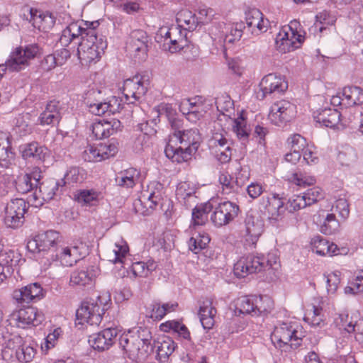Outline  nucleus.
Here are the masks:
<instances>
[{
  "label": "nucleus",
  "mask_w": 363,
  "mask_h": 363,
  "mask_svg": "<svg viewBox=\"0 0 363 363\" xmlns=\"http://www.w3.org/2000/svg\"><path fill=\"white\" fill-rule=\"evenodd\" d=\"M174 128L168 137L164 154L173 162L182 163L191 160L199 148L201 136L198 129L181 131Z\"/></svg>",
  "instance_id": "f257e3e1"
},
{
  "label": "nucleus",
  "mask_w": 363,
  "mask_h": 363,
  "mask_svg": "<svg viewBox=\"0 0 363 363\" xmlns=\"http://www.w3.org/2000/svg\"><path fill=\"white\" fill-rule=\"evenodd\" d=\"M85 30L82 33L77 55L82 65H88L96 62L101 57L104 50L107 48V42L102 35H99L96 28L99 26L98 21H85Z\"/></svg>",
  "instance_id": "f03ea898"
},
{
  "label": "nucleus",
  "mask_w": 363,
  "mask_h": 363,
  "mask_svg": "<svg viewBox=\"0 0 363 363\" xmlns=\"http://www.w3.org/2000/svg\"><path fill=\"white\" fill-rule=\"evenodd\" d=\"M301 330L302 327L297 322L279 323L272 333V342L276 347L286 352L296 350L302 342Z\"/></svg>",
  "instance_id": "7ed1b4c3"
},
{
  "label": "nucleus",
  "mask_w": 363,
  "mask_h": 363,
  "mask_svg": "<svg viewBox=\"0 0 363 363\" xmlns=\"http://www.w3.org/2000/svg\"><path fill=\"white\" fill-rule=\"evenodd\" d=\"M147 333V330H138L137 333L128 332L120 336V347L133 361L143 359L152 352V344L145 335Z\"/></svg>",
  "instance_id": "20e7f679"
},
{
  "label": "nucleus",
  "mask_w": 363,
  "mask_h": 363,
  "mask_svg": "<svg viewBox=\"0 0 363 363\" xmlns=\"http://www.w3.org/2000/svg\"><path fill=\"white\" fill-rule=\"evenodd\" d=\"M110 301V296L104 294L98 296L96 299L83 301L76 312L79 323L98 325L102 320V315L108 308Z\"/></svg>",
  "instance_id": "39448f33"
},
{
  "label": "nucleus",
  "mask_w": 363,
  "mask_h": 363,
  "mask_svg": "<svg viewBox=\"0 0 363 363\" xmlns=\"http://www.w3.org/2000/svg\"><path fill=\"white\" fill-rule=\"evenodd\" d=\"M40 52L39 47L35 44L17 47L9 55L4 64L0 65L3 71L19 72L27 67L30 61Z\"/></svg>",
  "instance_id": "423d86ee"
},
{
  "label": "nucleus",
  "mask_w": 363,
  "mask_h": 363,
  "mask_svg": "<svg viewBox=\"0 0 363 363\" xmlns=\"http://www.w3.org/2000/svg\"><path fill=\"white\" fill-rule=\"evenodd\" d=\"M297 23L291 22L284 27L276 38V48L281 52L286 53L298 48L304 40V36L296 30Z\"/></svg>",
  "instance_id": "0eeeda50"
},
{
  "label": "nucleus",
  "mask_w": 363,
  "mask_h": 363,
  "mask_svg": "<svg viewBox=\"0 0 363 363\" xmlns=\"http://www.w3.org/2000/svg\"><path fill=\"white\" fill-rule=\"evenodd\" d=\"M28 209V203L23 199H11L4 208V221L8 228H17L23 225L25 213Z\"/></svg>",
  "instance_id": "6e6552de"
},
{
  "label": "nucleus",
  "mask_w": 363,
  "mask_h": 363,
  "mask_svg": "<svg viewBox=\"0 0 363 363\" xmlns=\"http://www.w3.org/2000/svg\"><path fill=\"white\" fill-rule=\"evenodd\" d=\"M185 30L179 25L160 27V36L164 38L162 50L173 54L183 49L186 43Z\"/></svg>",
  "instance_id": "1a4fd4ad"
},
{
  "label": "nucleus",
  "mask_w": 363,
  "mask_h": 363,
  "mask_svg": "<svg viewBox=\"0 0 363 363\" xmlns=\"http://www.w3.org/2000/svg\"><path fill=\"white\" fill-rule=\"evenodd\" d=\"M59 233L55 230H48L37 235L27 243L28 251L33 253L47 252L54 255L59 241Z\"/></svg>",
  "instance_id": "9d476101"
},
{
  "label": "nucleus",
  "mask_w": 363,
  "mask_h": 363,
  "mask_svg": "<svg viewBox=\"0 0 363 363\" xmlns=\"http://www.w3.org/2000/svg\"><path fill=\"white\" fill-rule=\"evenodd\" d=\"M244 28L242 22L232 25L220 23L218 26L213 27L211 32V35H214L215 40H218L225 48H227L240 40Z\"/></svg>",
  "instance_id": "9b49d317"
},
{
  "label": "nucleus",
  "mask_w": 363,
  "mask_h": 363,
  "mask_svg": "<svg viewBox=\"0 0 363 363\" xmlns=\"http://www.w3.org/2000/svg\"><path fill=\"white\" fill-rule=\"evenodd\" d=\"M43 320V314L33 306L15 310L10 315L11 323L21 328H26L30 325H39Z\"/></svg>",
  "instance_id": "f8f14e48"
},
{
  "label": "nucleus",
  "mask_w": 363,
  "mask_h": 363,
  "mask_svg": "<svg viewBox=\"0 0 363 363\" xmlns=\"http://www.w3.org/2000/svg\"><path fill=\"white\" fill-rule=\"evenodd\" d=\"M213 209L211 220L218 228L228 225L238 216L240 211L238 205L229 201L219 203Z\"/></svg>",
  "instance_id": "ddd939ff"
},
{
  "label": "nucleus",
  "mask_w": 363,
  "mask_h": 363,
  "mask_svg": "<svg viewBox=\"0 0 363 363\" xmlns=\"http://www.w3.org/2000/svg\"><path fill=\"white\" fill-rule=\"evenodd\" d=\"M296 107L289 101L281 100L272 104L269 113V121L281 126L291 121L296 116Z\"/></svg>",
  "instance_id": "4468645a"
},
{
  "label": "nucleus",
  "mask_w": 363,
  "mask_h": 363,
  "mask_svg": "<svg viewBox=\"0 0 363 363\" xmlns=\"http://www.w3.org/2000/svg\"><path fill=\"white\" fill-rule=\"evenodd\" d=\"M147 36L143 30H135L131 32L126 45V49L135 61H143L147 57Z\"/></svg>",
  "instance_id": "2eb2a0df"
},
{
  "label": "nucleus",
  "mask_w": 363,
  "mask_h": 363,
  "mask_svg": "<svg viewBox=\"0 0 363 363\" xmlns=\"http://www.w3.org/2000/svg\"><path fill=\"white\" fill-rule=\"evenodd\" d=\"M100 91H93L89 92L86 101V105L89 111L96 116H102L106 113H116L121 108V100L116 96L110 97L107 101H101L94 99L91 100V96L94 97L96 94H100Z\"/></svg>",
  "instance_id": "dca6fc26"
},
{
  "label": "nucleus",
  "mask_w": 363,
  "mask_h": 363,
  "mask_svg": "<svg viewBox=\"0 0 363 363\" xmlns=\"http://www.w3.org/2000/svg\"><path fill=\"white\" fill-rule=\"evenodd\" d=\"M264 257L247 255L240 258L234 264V274L236 277H245L250 274L259 272L264 269Z\"/></svg>",
  "instance_id": "f3484780"
},
{
  "label": "nucleus",
  "mask_w": 363,
  "mask_h": 363,
  "mask_svg": "<svg viewBox=\"0 0 363 363\" xmlns=\"http://www.w3.org/2000/svg\"><path fill=\"white\" fill-rule=\"evenodd\" d=\"M13 300L20 304L36 302L44 297V291L37 282L15 289L12 294Z\"/></svg>",
  "instance_id": "a211bd4d"
},
{
  "label": "nucleus",
  "mask_w": 363,
  "mask_h": 363,
  "mask_svg": "<svg viewBox=\"0 0 363 363\" xmlns=\"http://www.w3.org/2000/svg\"><path fill=\"white\" fill-rule=\"evenodd\" d=\"M147 86L143 77L136 75L127 79L123 82V94L129 104H133L139 100L147 91Z\"/></svg>",
  "instance_id": "6ab92c4d"
},
{
  "label": "nucleus",
  "mask_w": 363,
  "mask_h": 363,
  "mask_svg": "<svg viewBox=\"0 0 363 363\" xmlns=\"http://www.w3.org/2000/svg\"><path fill=\"white\" fill-rule=\"evenodd\" d=\"M60 186L61 182L55 180L40 184L31 195L30 202L35 206L43 205V201H49L54 198Z\"/></svg>",
  "instance_id": "aec40b11"
},
{
  "label": "nucleus",
  "mask_w": 363,
  "mask_h": 363,
  "mask_svg": "<svg viewBox=\"0 0 363 363\" xmlns=\"http://www.w3.org/2000/svg\"><path fill=\"white\" fill-rule=\"evenodd\" d=\"M118 330L115 328H106L89 336V343L99 351L108 350L116 342Z\"/></svg>",
  "instance_id": "412c9836"
},
{
  "label": "nucleus",
  "mask_w": 363,
  "mask_h": 363,
  "mask_svg": "<svg viewBox=\"0 0 363 363\" xmlns=\"http://www.w3.org/2000/svg\"><path fill=\"white\" fill-rule=\"evenodd\" d=\"M22 157L27 161L37 164L43 163L50 157V150L37 142H32L21 146Z\"/></svg>",
  "instance_id": "4be33fe9"
},
{
  "label": "nucleus",
  "mask_w": 363,
  "mask_h": 363,
  "mask_svg": "<svg viewBox=\"0 0 363 363\" xmlns=\"http://www.w3.org/2000/svg\"><path fill=\"white\" fill-rule=\"evenodd\" d=\"M245 22L252 35H258L268 29L269 21L257 9H251L245 13Z\"/></svg>",
  "instance_id": "5701e85b"
},
{
  "label": "nucleus",
  "mask_w": 363,
  "mask_h": 363,
  "mask_svg": "<svg viewBox=\"0 0 363 363\" xmlns=\"http://www.w3.org/2000/svg\"><path fill=\"white\" fill-rule=\"evenodd\" d=\"M313 251L321 256H335L338 255H347L348 249L342 247L338 248L334 243H330L327 240L320 236H315L311 240Z\"/></svg>",
  "instance_id": "b1692460"
},
{
  "label": "nucleus",
  "mask_w": 363,
  "mask_h": 363,
  "mask_svg": "<svg viewBox=\"0 0 363 363\" xmlns=\"http://www.w3.org/2000/svg\"><path fill=\"white\" fill-rule=\"evenodd\" d=\"M121 123L119 120L112 118L110 121L101 120L94 123L91 131L96 139L101 140L108 138L121 130Z\"/></svg>",
  "instance_id": "393cba45"
},
{
  "label": "nucleus",
  "mask_w": 363,
  "mask_h": 363,
  "mask_svg": "<svg viewBox=\"0 0 363 363\" xmlns=\"http://www.w3.org/2000/svg\"><path fill=\"white\" fill-rule=\"evenodd\" d=\"M262 97L272 93H280L286 90L288 85L286 82L280 76L275 74H269L264 77L259 83Z\"/></svg>",
  "instance_id": "a878e982"
},
{
  "label": "nucleus",
  "mask_w": 363,
  "mask_h": 363,
  "mask_svg": "<svg viewBox=\"0 0 363 363\" xmlns=\"http://www.w3.org/2000/svg\"><path fill=\"white\" fill-rule=\"evenodd\" d=\"M284 203L283 200L275 194L263 197L260 202L261 208L264 210V213L267 214L269 219L275 220H277L284 212Z\"/></svg>",
  "instance_id": "bb28decb"
},
{
  "label": "nucleus",
  "mask_w": 363,
  "mask_h": 363,
  "mask_svg": "<svg viewBox=\"0 0 363 363\" xmlns=\"http://www.w3.org/2000/svg\"><path fill=\"white\" fill-rule=\"evenodd\" d=\"M264 224L259 218L247 214L245 220L244 236L246 241L255 244L263 232Z\"/></svg>",
  "instance_id": "cd10ccee"
},
{
  "label": "nucleus",
  "mask_w": 363,
  "mask_h": 363,
  "mask_svg": "<svg viewBox=\"0 0 363 363\" xmlns=\"http://www.w3.org/2000/svg\"><path fill=\"white\" fill-rule=\"evenodd\" d=\"M232 130L241 143L245 145L249 140L251 128L247 124V118L244 111L238 113L237 116L232 119Z\"/></svg>",
  "instance_id": "c85d7f7f"
},
{
  "label": "nucleus",
  "mask_w": 363,
  "mask_h": 363,
  "mask_svg": "<svg viewBox=\"0 0 363 363\" xmlns=\"http://www.w3.org/2000/svg\"><path fill=\"white\" fill-rule=\"evenodd\" d=\"M322 298H317L311 304V308L306 310L304 320L315 327H323L325 325V316L323 313Z\"/></svg>",
  "instance_id": "c756f323"
},
{
  "label": "nucleus",
  "mask_w": 363,
  "mask_h": 363,
  "mask_svg": "<svg viewBox=\"0 0 363 363\" xmlns=\"http://www.w3.org/2000/svg\"><path fill=\"white\" fill-rule=\"evenodd\" d=\"M3 341L2 357L4 359L8 360L16 354V352L18 350L25 340L18 334L7 333L3 335Z\"/></svg>",
  "instance_id": "7c9ffc66"
},
{
  "label": "nucleus",
  "mask_w": 363,
  "mask_h": 363,
  "mask_svg": "<svg viewBox=\"0 0 363 363\" xmlns=\"http://www.w3.org/2000/svg\"><path fill=\"white\" fill-rule=\"evenodd\" d=\"M313 118L320 125L330 128H335L340 123V113L336 109L324 108L314 113Z\"/></svg>",
  "instance_id": "2f4dec72"
},
{
  "label": "nucleus",
  "mask_w": 363,
  "mask_h": 363,
  "mask_svg": "<svg viewBox=\"0 0 363 363\" xmlns=\"http://www.w3.org/2000/svg\"><path fill=\"white\" fill-rule=\"evenodd\" d=\"M62 107L60 101H50L39 117L43 125L57 123L61 118Z\"/></svg>",
  "instance_id": "473e14b6"
},
{
  "label": "nucleus",
  "mask_w": 363,
  "mask_h": 363,
  "mask_svg": "<svg viewBox=\"0 0 363 363\" xmlns=\"http://www.w3.org/2000/svg\"><path fill=\"white\" fill-rule=\"evenodd\" d=\"M217 313L216 309L213 306L211 299H206L203 301L200 306L199 315L200 321L204 329H211L215 323V315Z\"/></svg>",
  "instance_id": "72a5a7b5"
},
{
  "label": "nucleus",
  "mask_w": 363,
  "mask_h": 363,
  "mask_svg": "<svg viewBox=\"0 0 363 363\" xmlns=\"http://www.w3.org/2000/svg\"><path fill=\"white\" fill-rule=\"evenodd\" d=\"M84 23V22L82 21V24H79L77 22H73L62 30L59 39V42L62 46H68L72 40L77 38L79 36L81 38H82V35H84L82 33H84L86 28Z\"/></svg>",
  "instance_id": "f704fd0d"
},
{
  "label": "nucleus",
  "mask_w": 363,
  "mask_h": 363,
  "mask_svg": "<svg viewBox=\"0 0 363 363\" xmlns=\"http://www.w3.org/2000/svg\"><path fill=\"white\" fill-rule=\"evenodd\" d=\"M249 174L245 175V179L240 182L238 177L234 181L233 177L226 172H220L218 177V182L221 186V191L224 195H230L238 191V187L243 185L245 179H247Z\"/></svg>",
  "instance_id": "c9c22d12"
},
{
  "label": "nucleus",
  "mask_w": 363,
  "mask_h": 363,
  "mask_svg": "<svg viewBox=\"0 0 363 363\" xmlns=\"http://www.w3.org/2000/svg\"><path fill=\"white\" fill-rule=\"evenodd\" d=\"M95 276L94 267L77 269L71 274L69 283L72 286H85L92 284Z\"/></svg>",
  "instance_id": "e433bc0d"
},
{
  "label": "nucleus",
  "mask_w": 363,
  "mask_h": 363,
  "mask_svg": "<svg viewBox=\"0 0 363 363\" xmlns=\"http://www.w3.org/2000/svg\"><path fill=\"white\" fill-rule=\"evenodd\" d=\"M342 95L344 96V107L348 108L363 104V89L357 86H345Z\"/></svg>",
  "instance_id": "4c0bfd02"
},
{
  "label": "nucleus",
  "mask_w": 363,
  "mask_h": 363,
  "mask_svg": "<svg viewBox=\"0 0 363 363\" xmlns=\"http://www.w3.org/2000/svg\"><path fill=\"white\" fill-rule=\"evenodd\" d=\"M140 172L135 168H129L118 172L115 178L118 186L124 188H132L138 182Z\"/></svg>",
  "instance_id": "58836bf2"
},
{
  "label": "nucleus",
  "mask_w": 363,
  "mask_h": 363,
  "mask_svg": "<svg viewBox=\"0 0 363 363\" xmlns=\"http://www.w3.org/2000/svg\"><path fill=\"white\" fill-rule=\"evenodd\" d=\"M196 188L189 182H180L177 187L176 196L177 199L186 206H191V202H195Z\"/></svg>",
  "instance_id": "ea45409f"
},
{
  "label": "nucleus",
  "mask_w": 363,
  "mask_h": 363,
  "mask_svg": "<svg viewBox=\"0 0 363 363\" xmlns=\"http://www.w3.org/2000/svg\"><path fill=\"white\" fill-rule=\"evenodd\" d=\"M213 206L210 202H206L197 205L192 211V222L190 228L203 225L208 221V213L213 210Z\"/></svg>",
  "instance_id": "a19ab883"
},
{
  "label": "nucleus",
  "mask_w": 363,
  "mask_h": 363,
  "mask_svg": "<svg viewBox=\"0 0 363 363\" xmlns=\"http://www.w3.org/2000/svg\"><path fill=\"white\" fill-rule=\"evenodd\" d=\"M30 22L35 28L39 30H46L52 28L54 25V19L48 13H43L40 11L30 9Z\"/></svg>",
  "instance_id": "79ce46f5"
},
{
  "label": "nucleus",
  "mask_w": 363,
  "mask_h": 363,
  "mask_svg": "<svg viewBox=\"0 0 363 363\" xmlns=\"http://www.w3.org/2000/svg\"><path fill=\"white\" fill-rule=\"evenodd\" d=\"M13 157L8 133L0 131V167L6 168Z\"/></svg>",
  "instance_id": "37998d69"
},
{
  "label": "nucleus",
  "mask_w": 363,
  "mask_h": 363,
  "mask_svg": "<svg viewBox=\"0 0 363 363\" xmlns=\"http://www.w3.org/2000/svg\"><path fill=\"white\" fill-rule=\"evenodd\" d=\"M210 145L211 147V149L216 147H224L225 152H223V153L220 152L219 154L220 162L227 163L231 160L232 149L230 147V143L223 135H214L211 140Z\"/></svg>",
  "instance_id": "c03bdc74"
},
{
  "label": "nucleus",
  "mask_w": 363,
  "mask_h": 363,
  "mask_svg": "<svg viewBox=\"0 0 363 363\" xmlns=\"http://www.w3.org/2000/svg\"><path fill=\"white\" fill-rule=\"evenodd\" d=\"M360 318V313L356 311L352 313L350 316L347 313H340L335 319V323L340 329L347 331L349 333H353L355 330L356 324Z\"/></svg>",
  "instance_id": "a18cd8bd"
},
{
  "label": "nucleus",
  "mask_w": 363,
  "mask_h": 363,
  "mask_svg": "<svg viewBox=\"0 0 363 363\" xmlns=\"http://www.w3.org/2000/svg\"><path fill=\"white\" fill-rule=\"evenodd\" d=\"M75 196L79 203L89 206L96 205L103 198L102 193L94 189L79 190Z\"/></svg>",
  "instance_id": "49530a36"
},
{
  "label": "nucleus",
  "mask_w": 363,
  "mask_h": 363,
  "mask_svg": "<svg viewBox=\"0 0 363 363\" xmlns=\"http://www.w3.org/2000/svg\"><path fill=\"white\" fill-rule=\"evenodd\" d=\"M129 251L128 246L126 242L120 238L116 240L114 243L113 248V257L110 256V261L113 263H120L123 267L126 264V256L128 255Z\"/></svg>",
  "instance_id": "de8ad7c7"
},
{
  "label": "nucleus",
  "mask_w": 363,
  "mask_h": 363,
  "mask_svg": "<svg viewBox=\"0 0 363 363\" xmlns=\"http://www.w3.org/2000/svg\"><path fill=\"white\" fill-rule=\"evenodd\" d=\"M37 354L34 344L24 341L21 347L16 352L15 357L21 363H30Z\"/></svg>",
  "instance_id": "09e8293b"
},
{
  "label": "nucleus",
  "mask_w": 363,
  "mask_h": 363,
  "mask_svg": "<svg viewBox=\"0 0 363 363\" xmlns=\"http://www.w3.org/2000/svg\"><path fill=\"white\" fill-rule=\"evenodd\" d=\"M216 107L223 116L233 119L235 116L234 103L231 98L226 94L218 97L216 101Z\"/></svg>",
  "instance_id": "8fccbe9b"
},
{
  "label": "nucleus",
  "mask_w": 363,
  "mask_h": 363,
  "mask_svg": "<svg viewBox=\"0 0 363 363\" xmlns=\"http://www.w3.org/2000/svg\"><path fill=\"white\" fill-rule=\"evenodd\" d=\"M178 25L186 26L185 30H194L199 23L198 18L189 10H182L177 14Z\"/></svg>",
  "instance_id": "3c124183"
},
{
  "label": "nucleus",
  "mask_w": 363,
  "mask_h": 363,
  "mask_svg": "<svg viewBox=\"0 0 363 363\" xmlns=\"http://www.w3.org/2000/svg\"><path fill=\"white\" fill-rule=\"evenodd\" d=\"M55 255H50L52 261H59L61 265L65 267H71L76 263L75 259L72 256L69 246L63 247L60 249L57 248Z\"/></svg>",
  "instance_id": "603ef678"
},
{
  "label": "nucleus",
  "mask_w": 363,
  "mask_h": 363,
  "mask_svg": "<svg viewBox=\"0 0 363 363\" xmlns=\"http://www.w3.org/2000/svg\"><path fill=\"white\" fill-rule=\"evenodd\" d=\"M209 242V236L203 233L202 234L197 233L196 235H193L189 239L188 244L189 250L196 254L204 249Z\"/></svg>",
  "instance_id": "864d4df0"
},
{
  "label": "nucleus",
  "mask_w": 363,
  "mask_h": 363,
  "mask_svg": "<svg viewBox=\"0 0 363 363\" xmlns=\"http://www.w3.org/2000/svg\"><path fill=\"white\" fill-rule=\"evenodd\" d=\"M256 316L269 313L273 307L274 302L268 296H255Z\"/></svg>",
  "instance_id": "5fc2aeb1"
},
{
  "label": "nucleus",
  "mask_w": 363,
  "mask_h": 363,
  "mask_svg": "<svg viewBox=\"0 0 363 363\" xmlns=\"http://www.w3.org/2000/svg\"><path fill=\"white\" fill-rule=\"evenodd\" d=\"M237 307L241 313L256 316L255 296L240 297L238 301Z\"/></svg>",
  "instance_id": "6e6d98bb"
},
{
  "label": "nucleus",
  "mask_w": 363,
  "mask_h": 363,
  "mask_svg": "<svg viewBox=\"0 0 363 363\" xmlns=\"http://www.w3.org/2000/svg\"><path fill=\"white\" fill-rule=\"evenodd\" d=\"M287 147L291 151L297 152L302 155L308 144L306 140L300 134H294L286 140Z\"/></svg>",
  "instance_id": "4d7b16f0"
},
{
  "label": "nucleus",
  "mask_w": 363,
  "mask_h": 363,
  "mask_svg": "<svg viewBox=\"0 0 363 363\" xmlns=\"http://www.w3.org/2000/svg\"><path fill=\"white\" fill-rule=\"evenodd\" d=\"M339 227L340 223L334 213H329L320 225V231L325 235H331L336 233Z\"/></svg>",
  "instance_id": "13d9d810"
},
{
  "label": "nucleus",
  "mask_w": 363,
  "mask_h": 363,
  "mask_svg": "<svg viewBox=\"0 0 363 363\" xmlns=\"http://www.w3.org/2000/svg\"><path fill=\"white\" fill-rule=\"evenodd\" d=\"M176 347L174 342L168 336H160V361L167 359Z\"/></svg>",
  "instance_id": "bf43d9fd"
},
{
  "label": "nucleus",
  "mask_w": 363,
  "mask_h": 363,
  "mask_svg": "<svg viewBox=\"0 0 363 363\" xmlns=\"http://www.w3.org/2000/svg\"><path fill=\"white\" fill-rule=\"evenodd\" d=\"M346 294H359L363 293V270L358 272L353 281L344 289Z\"/></svg>",
  "instance_id": "052dcab7"
},
{
  "label": "nucleus",
  "mask_w": 363,
  "mask_h": 363,
  "mask_svg": "<svg viewBox=\"0 0 363 363\" xmlns=\"http://www.w3.org/2000/svg\"><path fill=\"white\" fill-rule=\"evenodd\" d=\"M82 180L81 170L77 167H72L65 174L64 178L59 182H61V187H62L66 184H74Z\"/></svg>",
  "instance_id": "680f3d73"
},
{
  "label": "nucleus",
  "mask_w": 363,
  "mask_h": 363,
  "mask_svg": "<svg viewBox=\"0 0 363 363\" xmlns=\"http://www.w3.org/2000/svg\"><path fill=\"white\" fill-rule=\"evenodd\" d=\"M289 182L300 187H306L315 184V179L312 176H308L301 173H294L289 178Z\"/></svg>",
  "instance_id": "e2e57ef3"
},
{
  "label": "nucleus",
  "mask_w": 363,
  "mask_h": 363,
  "mask_svg": "<svg viewBox=\"0 0 363 363\" xmlns=\"http://www.w3.org/2000/svg\"><path fill=\"white\" fill-rule=\"evenodd\" d=\"M155 110L157 111V115L156 117L153 118L147 121L145 123H141L140 128L141 131L146 135H149L150 137H157V133L159 128V125L157 121V118L159 117V109L157 107H155Z\"/></svg>",
  "instance_id": "0e129e2a"
},
{
  "label": "nucleus",
  "mask_w": 363,
  "mask_h": 363,
  "mask_svg": "<svg viewBox=\"0 0 363 363\" xmlns=\"http://www.w3.org/2000/svg\"><path fill=\"white\" fill-rule=\"evenodd\" d=\"M156 266L153 264H146L143 262H137L132 264L131 270L135 277H147L150 271L155 269Z\"/></svg>",
  "instance_id": "69168bd1"
},
{
  "label": "nucleus",
  "mask_w": 363,
  "mask_h": 363,
  "mask_svg": "<svg viewBox=\"0 0 363 363\" xmlns=\"http://www.w3.org/2000/svg\"><path fill=\"white\" fill-rule=\"evenodd\" d=\"M82 157L84 161L90 162H98L102 161V155H101L99 145L96 147H87L83 152Z\"/></svg>",
  "instance_id": "338daca9"
},
{
  "label": "nucleus",
  "mask_w": 363,
  "mask_h": 363,
  "mask_svg": "<svg viewBox=\"0 0 363 363\" xmlns=\"http://www.w3.org/2000/svg\"><path fill=\"white\" fill-rule=\"evenodd\" d=\"M16 190L21 194H26L34 189H36L33 182L30 181V178L26 174L18 178L16 185Z\"/></svg>",
  "instance_id": "774afa93"
}]
</instances>
